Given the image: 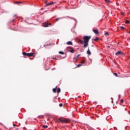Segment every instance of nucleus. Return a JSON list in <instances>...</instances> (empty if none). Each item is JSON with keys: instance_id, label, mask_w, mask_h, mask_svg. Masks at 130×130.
I'll use <instances>...</instances> for the list:
<instances>
[{"instance_id": "25", "label": "nucleus", "mask_w": 130, "mask_h": 130, "mask_svg": "<svg viewBox=\"0 0 130 130\" xmlns=\"http://www.w3.org/2000/svg\"><path fill=\"white\" fill-rule=\"evenodd\" d=\"M59 106L60 107H62V104H59Z\"/></svg>"}, {"instance_id": "32", "label": "nucleus", "mask_w": 130, "mask_h": 130, "mask_svg": "<svg viewBox=\"0 0 130 130\" xmlns=\"http://www.w3.org/2000/svg\"><path fill=\"white\" fill-rule=\"evenodd\" d=\"M53 59H56V58H53Z\"/></svg>"}, {"instance_id": "16", "label": "nucleus", "mask_w": 130, "mask_h": 130, "mask_svg": "<svg viewBox=\"0 0 130 130\" xmlns=\"http://www.w3.org/2000/svg\"><path fill=\"white\" fill-rule=\"evenodd\" d=\"M57 93H60V88H58L57 91Z\"/></svg>"}, {"instance_id": "10", "label": "nucleus", "mask_w": 130, "mask_h": 130, "mask_svg": "<svg viewBox=\"0 0 130 130\" xmlns=\"http://www.w3.org/2000/svg\"><path fill=\"white\" fill-rule=\"evenodd\" d=\"M56 90H57V86L56 88L53 89V92L54 93H56Z\"/></svg>"}, {"instance_id": "27", "label": "nucleus", "mask_w": 130, "mask_h": 130, "mask_svg": "<svg viewBox=\"0 0 130 130\" xmlns=\"http://www.w3.org/2000/svg\"><path fill=\"white\" fill-rule=\"evenodd\" d=\"M81 62L82 63H85V60H83Z\"/></svg>"}, {"instance_id": "20", "label": "nucleus", "mask_w": 130, "mask_h": 130, "mask_svg": "<svg viewBox=\"0 0 130 130\" xmlns=\"http://www.w3.org/2000/svg\"><path fill=\"white\" fill-rule=\"evenodd\" d=\"M105 2H106V3H107V4H110V1H109V0H105Z\"/></svg>"}, {"instance_id": "11", "label": "nucleus", "mask_w": 130, "mask_h": 130, "mask_svg": "<svg viewBox=\"0 0 130 130\" xmlns=\"http://www.w3.org/2000/svg\"><path fill=\"white\" fill-rule=\"evenodd\" d=\"M75 50H74V49H73V48H71V50L70 51V52L71 53H74Z\"/></svg>"}, {"instance_id": "4", "label": "nucleus", "mask_w": 130, "mask_h": 130, "mask_svg": "<svg viewBox=\"0 0 130 130\" xmlns=\"http://www.w3.org/2000/svg\"><path fill=\"white\" fill-rule=\"evenodd\" d=\"M115 55L118 56V55H123V52L121 51H118V52H116Z\"/></svg>"}, {"instance_id": "6", "label": "nucleus", "mask_w": 130, "mask_h": 130, "mask_svg": "<svg viewBox=\"0 0 130 130\" xmlns=\"http://www.w3.org/2000/svg\"><path fill=\"white\" fill-rule=\"evenodd\" d=\"M93 32H94V33L95 34H96V35H98V34H99V31L98 30V29H92Z\"/></svg>"}, {"instance_id": "34", "label": "nucleus", "mask_w": 130, "mask_h": 130, "mask_svg": "<svg viewBox=\"0 0 130 130\" xmlns=\"http://www.w3.org/2000/svg\"><path fill=\"white\" fill-rule=\"evenodd\" d=\"M128 33L129 34H130V31L128 32Z\"/></svg>"}, {"instance_id": "31", "label": "nucleus", "mask_w": 130, "mask_h": 130, "mask_svg": "<svg viewBox=\"0 0 130 130\" xmlns=\"http://www.w3.org/2000/svg\"><path fill=\"white\" fill-rule=\"evenodd\" d=\"M119 98H120V94L119 95Z\"/></svg>"}, {"instance_id": "17", "label": "nucleus", "mask_w": 130, "mask_h": 130, "mask_svg": "<svg viewBox=\"0 0 130 130\" xmlns=\"http://www.w3.org/2000/svg\"><path fill=\"white\" fill-rule=\"evenodd\" d=\"M80 55H81L80 54H78V55L77 56V57L75 58V60H77L78 57H79V56H80Z\"/></svg>"}, {"instance_id": "1", "label": "nucleus", "mask_w": 130, "mask_h": 130, "mask_svg": "<svg viewBox=\"0 0 130 130\" xmlns=\"http://www.w3.org/2000/svg\"><path fill=\"white\" fill-rule=\"evenodd\" d=\"M91 38H92V37L91 36H84L83 38V40H79V43H81V44H84V47L85 48H87V47H88V46H89V41L90 40V39H91Z\"/></svg>"}, {"instance_id": "3", "label": "nucleus", "mask_w": 130, "mask_h": 130, "mask_svg": "<svg viewBox=\"0 0 130 130\" xmlns=\"http://www.w3.org/2000/svg\"><path fill=\"white\" fill-rule=\"evenodd\" d=\"M23 55L25 57H30V56H33L34 55V53H26L25 52H22Z\"/></svg>"}, {"instance_id": "15", "label": "nucleus", "mask_w": 130, "mask_h": 130, "mask_svg": "<svg viewBox=\"0 0 130 130\" xmlns=\"http://www.w3.org/2000/svg\"><path fill=\"white\" fill-rule=\"evenodd\" d=\"M104 35H105L106 36H108V35H109V34L108 33V32H106L104 34Z\"/></svg>"}, {"instance_id": "35", "label": "nucleus", "mask_w": 130, "mask_h": 130, "mask_svg": "<svg viewBox=\"0 0 130 130\" xmlns=\"http://www.w3.org/2000/svg\"><path fill=\"white\" fill-rule=\"evenodd\" d=\"M93 45H92V47H93Z\"/></svg>"}, {"instance_id": "5", "label": "nucleus", "mask_w": 130, "mask_h": 130, "mask_svg": "<svg viewBox=\"0 0 130 130\" xmlns=\"http://www.w3.org/2000/svg\"><path fill=\"white\" fill-rule=\"evenodd\" d=\"M50 25V26H51V23H46V22H45L44 23V25H43V27H48V25Z\"/></svg>"}, {"instance_id": "13", "label": "nucleus", "mask_w": 130, "mask_h": 130, "mask_svg": "<svg viewBox=\"0 0 130 130\" xmlns=\"http://www.w3.org/2000/svg\"><path fill=\"white\" fill-rule=\"evenodd\" d=\"M43 128H47V127H48V126L46 125H44L43 126Z\"/></svg>"}, {"instance_id": "9", "label": "nucleus", "mask_w": 130, "mask_h": 130, "mask_svg": "<svg viewBox=\"0 0 130 130\" xmlns=\"http://www.w3.org/2000/svg\"><path fill=\"white\" fill-rule=\"evenodd\" d=\"M67 45H73V43L71 41H69L67 43Z\"/></svg>"}, {"instance_id": "26", "label": "nucleus", "mask_w": 130, "mask_h": 130, "mask_svg": "<svg viewBox=\"0 0 130 130\" xmlns=\"http://www.w3.org/2000/svg\"><path fill=\"white\" fill-rule=\"evenodd\" d=\"M114 76H115L116 77H118L117 76V73H114Z\"/></svg>"}, {"instance_id": "33", "label": "nucleus", "mask_w": 130, "mask_h": 130, "mask_svg": "<svg viewBox=\"0 0 130 130\" xmlns=\"http://www.w3.org/2000/svg\"><path fill=\"white\" fill-rule=\"evenodd\" d=\"M81 97V96H78V98H80Z\"/></svg>"}, {"instance_id": "21", "label": "nucleus", "mask_w": 130, "mask_h": 130, "mask_svg": "<svg viewBox=\"0 0 130 130\" xmlns=\"http://www.w3.org/2000/svg\"><path fill=\"white\" fill-rule=\"evenodd\" d=\"M120 28H121L122 30H124V29H125V28L123 26H120Z\"/></svg>"}, {"instance_id": "23", "label": "nucleus", "mask_w": 130, "mask_h": 130, "mask_svg": "<svg viewBox=\"0 0 130 130\" xmlns=\"http://www.w3.org/2000/svg\"><path fill=\"white\" fill-rule=\"evenodd\" d=\"M80 67H82V64H79L77 66V68H80Z\"/></svg>"}, {"instance_id": "14", "label": "nucleus", "mask_w": 130, "mask_h": 130, "mask_svg": "<svg viewBox=\"0 0 130 130\" xmlns=\"http://www.w3.org/2000/svg\"><path fill=\"white\" fill-rule=\"evenodd\" d=\"M125 24H129L130 22L129 20H126L125 21Z\"/></svg>"}, {"instance_id": "28", "label": "nucleus", "mask_w": 130, "mask_h": 130, "mask_svg": "<svg viewBox=\"0 0 130 130\" xmlns=\"http://www.w3.org/2000/svg\"><path fill=\"white\" fill-rule=\"evenodd\" d=\"M120 102H121V103H122V102H123V100H122V99L121 100V101H120Z\"/></svg>"}, {"instance_id": "30", "label": "nucleus", "mask_w": 130, "mask_h": 130, "mask_svg": "<svg viewBox=\"0 0 130 130\" xmlns=\"http://www.w3.org/2000/svg\"><path fill=\"white\" fill-rule=\"evenodd\" d=\"M16 124H13V126H16Z\"/></svg>"}, {"instance_id": "18", "label": "nucleus", "mask_w": 130, "mask_h": 130, "mask_svg": "<svg viewBox=\"0 0 130 130\" xmlns=\"http://www.w3.org/2000/svg\"><path fill=\"white\" fill-rule=\"evenodd\" d=\"M15 4H17L18 5H19V4H22V2H16Z\"/></svg>"}, {"instance_id": "7", "label": "nucleus", "mask_w": 130, "mask_h": 130, "mask_svg": "<svg viewBox=\"0 0 130 130\" xmlns=\"http://www.w3.org/2000/svg\"><path fill=\"white\" fill-rule=\"evenodd\" d=\"M55 3L54 2H51L50 3H48L46 5V7H47L48 6H51V5H53V4H55Z\"/></svg>"}, {"instance_id": "2", "label": "nucleus", "mask_w": 130, "mask_h": 130, "mask_svg": "<svg viewBox=\"0 0 130 130\" xmlns=\"http://www.w3.org/2000/svg\"><path fill=\"white\" fill-rule=\"evenodd\" d=\"M57 122H63L64 123H70L71 120L67 118H59L57 119Z\"/></svg>"}, {"instance_id": "8", "label": "nucleus", "mask_w": 130, "mask_h": 130, "mask_svg": "<svg viewBox=\"0 0 130 130\" xmlns=\"http://www.w3.org/2000/svg\"><path fill=\"white\" fill-rule=\"evenodd\" d=\"M86 53L88 55H91V52L90 51V49H89V48H88V50L87 51Z\"/></svg>"}, {"instance_id": "19", "label": "nucleus", "mask_w": 130, "mask_h": 130, "mask_svg": "<svg viewBox=\"0 0 130 130\" xmlns=\"http://www.w3.org/2000/svg\"><path fill=\"white\" fill-rule=\"evenodd\" d=\"M59 54H64V53L62 51H59Z\"/></svg>"}, {"instance_id": "29", "label": "nucleus", "mask_w": 130, "mask_h": 130, "mask_svg": "<svg viewBox=\"0 0 130 130\" xmlns=\"http://www.w3.org/2000/svg\"><path fill=\"white\" fill-rule=\"evenodd\" d=\"M45 4H47V0H46V1H45Z\"/></svg>"}, {"instance_id": "12", "label": "nucleus", "mask_w": 130, "mask_h": 130, "mask_svg": "<svg viewBox=\"0 0 130 130\" xmlns=\"http://www.w3.org/2000/svg\"><path fill=\"white\" fill-rule=\"evenodd\" d=\"M94 41H98L99 40V38L96 37L95 39H93Z\"/></svg>"}, {"instance_id": "24", "label": "nucleus", "mask_w": 130, "mask_h": 130, "mask_svg": "<svg viewBox=\"0 0 130 130\" xmlns=\"http://www.w3.org/2000/svg\"><path fill=\"white\" fill-rule=\"evenodd\" d=\"M59 20V18H57L55 19V21L57 22V21H58Z\"/></svg>"}, {"instance_id": "22", "label": "nucleus", "mask_w": 130, "mask_h": 130, "mask_svg": "<svg viewBox=\"0 0 130 130\" xmlns=\"http://www.w3.org/2000/svg\"><path fill=\"white\" fill-rule=\"evenodd\" d=\"M48 45H51V44H49V45H44V47H46V46H48Z\"/></svg>"}]
</instances>
